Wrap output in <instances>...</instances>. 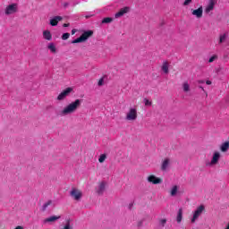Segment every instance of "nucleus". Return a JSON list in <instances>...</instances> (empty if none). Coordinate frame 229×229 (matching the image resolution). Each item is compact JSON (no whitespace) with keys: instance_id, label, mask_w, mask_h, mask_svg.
I'll list each match as a JSON object with an SVG mask.
<instances>
[{"instance_id":"f257e3e1","label":"nucleus","mask_w":229,"mask_h":229,"mask_svg":"<svg viewBox=\"0 0 229 229\" xmlns=\"http://www.w3.org/2000/svg\"><path fill=\"white\" fill-rule=\"evenodd\" d=\"M81 99H76L66 106L62 111L61 115H69L71 114H74V112L78 110L79 106H81Z\"/></svg>"},{"instance_id":"f03ea898","label":"nucleus","mask_w":229,"mask_h":229,"mask_svg":"<svg viewBox=\"0 0 229 229\" xmlns=\"http://www.w3.org/2000/svg\"><path fill=\"white\" fill-rule=\"evenodd\" d=\"M92 35H94L93 30H86L79 38L73 39L72 44H81V42H86V40H89Z\"/></svg>"},{"instance_id":"7ed1b4c3","label":"nucleus","mask_w":229,"mask_h":229,"mask_svg":"<svg viewBox=\"0 0 229 229\" xmlns=\"http://www.w3.org/2000/svg\"><path fill=\"white\" fill-rule=\"evenodd\" d=\"M204 210H205L204 205H200L199 208H197V209L193 213V217L191 218V223H196V219H198L199 217V216H201V214H203Z\"/></svg>"},{"instance_id":"20e7f679","label":"nucleus","mask_w":229,"mask_h":229,"mask_svg":"<svg viewBox=\"0 0 229 229\" xmlns=\"http://www.w3.org/2000/svg\"><path fill=\"white\" fill-rule=\"evenodd\" d=\"M72 90V88H66L58 95L57 101H64V99H65V98L69 96Z\"/></svg>"},{"instance_id":"39448f33","label":"nucleus","mask_w":229,"mask_h":229,"mask_svg":"<svg viewBox=\"0 0 229 229\" xmlns=\"http://www.w3.org/2000/svg\"><path fill=\"white\" fill-rule=\"evenodd\" d=\"M70 196L75 199V201H80L81 199V197L83 196V193L80 191L79 190L72 189L70 192Z\"/></svg>"},{"instance_id":"423d86ee","label":"nucleus","mask_w":229,"mask_h":229,"mask_svg":"<svg viewBox=\"0 0 229 229\" xmlns=\"http://www.w3.org/2000/svg\"><path fill=\"white\" fill-rule=\"evenodd\" d=\"M126 119L127 121H135L137 119V109L131 108L126 115Z\"/></svg>"},{"instance_id":"0eeeda50","label":"nucleus","mask_w":229,"mask_h":229,"mask_svg":"<svg viewBox=\"0 0 229 229\" xmlns=\"http://www.w3.org/2000/svg\"><path fill=\"white\" fill-rule=\"evenodd\" d=\"M130 10H131L130 6H125L120 9L119 12L114 14L115 19H119L123 17V15H124L125 13H129Z\"/></svg>"},{"instance_id":"6e6552de","label":"nucleus","mask_w":229,"mask_h":229,"mask_svg":"<svg viewBox=\"0 0 229 229\" xmlns=\"http://www.w3.org/2000/svg\"><path fill=\"white\" fill-rule=\"evenodd\" d=\"M15 12H17V4H12L6 7L5 15H12V13H15Z\"/></svg>"},{"instance_id":"1a4fd4ad","label":"nucleus","mask_w":229,"mask_h":229,"mask_svg":"<svg viewBox=\"0 0 229 229\" xmlns=\"http://www.w3.org/2000/svg\"><path fill=\"white\" fill-rule=\"evenodd\" d=\"M147 180L149 183H153V185H158V183H162V179L155 175H149Z\"/></svg>"},{"instance_id":"9d476101","label":"nucleus","mask_w":229,"mask_h":229,"mask_svg":"<svg viewBox=\"0 0 229 229\" xmlns=\"http://www.w3.org/2000/svg\"><path fill=\"white\" fill-rule=\"evenodd\" d=\"M221 158V154L219 152H215L213 154L210 165H216L219 163V159Z\"/></svg>"},{"instance_id":"9b49d317","label":"nucleus","mask_w":229,"mask_h":229,"mask_svg":"<svg viewBox=\"0 0 229 229\" xmlns=\"http://www.w3.org/2000/svg\"><path fill=\"white\" fill-rule=\"evenodd\" d=\"M192 15L197 17V19H201L203 17V7L200 6L196 10L192 11Z\"/></svg>"},{"instance_id":"f8f14e48","label":"nucleus","mask_w":229,"mask_h":229,"mask_svg":"<svg viewBox=\"0 0 229 229\" xmlns=\"http://www.w3.org/2000/svg\"><path fill=\"white\" fill-rule=\"evenodd\" d=\"M106 187V182H102L98 190H97V194H98V196H103L104 192H105V189Z\"/></svg>"},{"instance_id":"ddd939ff","label":"nucleus","mask_w":229,"mask_h":229,"mask_svg":"<svg viewBox=\"0 0 229 229\" xmlns=\"http://www.w3.org/2000/svg\"><path fill=\"white\" fill-rule=\"evenodd\" d=\"M63 20L64 18L62 16H55L50 20V26H58V22Z\"/></svg>"},{"instance_id":"4468645a","label":"nucleus","mask_w":229,"mask_h":229,"mask_svg":"<svg viewBox=\"0 0 229 229\" xmlns=\"http://www.w3.org/2000/svg\"><path fill=\"white\" fill-rule=\"evenodd\" d=\"M170 162L171 160L169 158H165L161 165V171H167Z\"/></svg>"},{"instance_id":"2eb2a0df","label":"nucleus","mask_w":229,"mask_h":229,"mask_svg":"<svg viewBox=\"0 0 229 229\" xmlns=\"http://www.w3.org/2000/svg\"><path fill=\"white\" fill-rule=\"evenodd\" d=\"M60 217H62V216H49V217L46 218V219L44 220V223H45V224H46V223H55V221H58V219H60Z\"/></svg>"},{"instance_id":"dca6fc26","label":"nucleus","mask_w":229,"mask_h":229,"mask_svg":"<svg viewBox=\"0 0 229 229\" xmlns=\"http://www.w3.org/2000/svg\"><path fill=\"white\" fill-rule=\"evenodd\" d=\"M182 219H183V209L179 208L177 216H176L177 223H182Z\"/></svg>"},{"instance_id":"f3484780","label":"nucleus","mask_w":229,"mask_h":229,"mask_svg":"<svg viewBox=\"0 0 229 229\" xmlns=\"http://www.w3.org/2000/svg\"><path fill=\"white\" fill-rule=\"evenodd\" d=\"M220 149L223 153H226V151H228L229 149V141H225L224 142L221 147Z\"/></svg>"},{"instance_id":"a211bd4d","label":"nucleus","mask_w":229,"mask_h":229,"mask_svg":"<svg viewBox=\"0 0 229 229\" xmlns=\"http://www.w3.org/2000/svg\"><path fill=\"white\" fill-rule=\"evenodd\" d=\"M161 69L165 74H169V63L164 62Z\"/></svg>"},{"instance_id":"6ab92c4d","label":"nucleus","mask_w":229,"mask_h":229,"mask_svg":"<svg viewBox=\"0 0 229 229\" xmlns=\"http://www.w3.org/2000/svg\"><path fill=\"white\" fill-rule=\"evenodd\" d=\"M43 37L44 38H46V40H52L53 38V36L51 35V31L49 30H45L43 32Z\"/></svg>"},{"instance_id":"aec40b11","label":"nucleus","mask_w":229,"mask_h":229,"mask_svg":"<svg viewBox=\"0 0 229 229\" xmlns=\"http://www.w3.org/2000/svg\"><path fill=\"white\" fill-rule=\"evenodd\" d=\"M53 204V200H48L47 202H46L42 208H41V212H46V210H47V207H49V205Z\"/></svg>"},{"instance_id":"412c9836","label":"nucleus","mask_w":229,"mask_h":229,"mask_svg":"<svg viewBox=\"0 0 229 229\" xmlns=\"http://www.w3.org/2000/svg\"><path fill=\"white\" fill-rule=\"evenodd\" d=\"M114 21V18L106 17L102 20V24H110V22Z\"/></svg>"},{"instance_id":"4be33fe9","label":"nucleus","mask_w":229,"mask_h":229,"mask_svg":"<svg viewBox=\"0 0 229 229\" xmlns=\"http://www.w3.org/2000/svg\"><path fill=\"white\" fill-rule=\"evenodd\" d=\"M47 48L51 51V53H56V46H55V43H50Z\"/></svg>"},{"instance_id":"5701e85b","label":"nucleus","mask_w":229,"mask_h":229,"mask_svg":"<svg viewBox=\"0 0 229 229\" xmlns=\"http://www.w3.org/2000/svg\"><path fill=\"white\" fill-rule=\"evenodd\" d=\"M178 194V186L174 185L171 190V196L174 197Z\"/></svg>"},{"instance_id":"b1692460","label":"nucleus","mask_w":229,"mask_h":229,"mask_svg":"<svg viewBox=\"0 0 229 229\" xmlns=\"http://www.w3.org/2000/svg\"><path fill=\"white\" fill-rule=\"evenodd\" d=\"M212 10H214V5L211 4H208V6L206 7V13H210V12H212Z\"/></svg>"},{"instance_id":"393cba45","label":"nucleus","mask_w":229,"mask_h":229,"mask_svg":"<svg viewBox=\"0 0 229 229\" xmlns=\"http://www.w3.org/2000/svg\"><path fill=\"white\" fill-rule=\"evenodd\" d=\"M105 160H106V154H102L99 156V158H98V162L100 164H103V162H105Z\"/></svg>"},{"instance_id":"a878e982","label":"nucleus","mask_w":229,"mask_h":229,"mask_svg":"<svg viewBox=\"0 0 229 229\" xmlns=\"http://www.w3.org/2000/svg\"><path fill=\"white\" fill-rule=\"evenodd\" d=\"M167 224V219L163 218L159 220V225L161 226V228H164V226H165V225Z\"/></svg>"},{"instance_id":"bb28decb","label":"nucleus","mask_w":229,"mask_h":229,"mask_svg":"<svg viewBox=\"0 0 229 229\" xmlns=\"http://www.w3.org/2000/svg\"><path fill=\"white\" fill-rule=\"evenodd\" d=\"M71 37L69 32H65L62 35V40H67Z\"/></svg>"},{"instance_id":"cd10ccee","label":"nucleus","mask_w":229,"mask_h":229,"mask_svg":"<svg viewBox=\"0 0 229 229\" xmlns=\"http://www.w3.org/2000/svg\"><path fill=\"white\" fill-rule=\"evenodd\" d=\"M144 221H146V219H141V220H140L139 222H138V224H137V227L138 228H142V226H144Z\"/></svg>"},{"instance_id":"c85d7f7f","label":"nucleus","mask_w":229,"mask_h":229,"mask_svg":"<svg viewBox=\"0 0 229 229\" xmlns=\"http://www.w3.org/2000/svg\"><path fill=\"white\" fill-rule=\"evenodd\" d=\"M98 87H103L105 85V78L102 77L98 83Z\"/></svg>"},{"instance_id":"c756f323","label":"nucleus","mask_w":229,"mask_h":229,"mask_svg":"<svg viewBox=\"0 0 229 229\" xmlns=\"http://www.w3.org/2000/svg\"><path fill=\"white\" fill-rule=\"evenodd\" d=\"M226 40V34L220 36L219 44H223Z\"/></svg>"},{"instance_id":"7c9ffc66","label":"nucleus","mask_w":229,"mask_h":229,"mask_svg":"<svg viewBox=\"0 0 229 229\" xmlns=\"http://www.w3.org/2000/svg\"><path fill=\"white\" fill-rule=\"evenodd\" d=\"M191 89V87L189 86L188 83H184L183 84V90L184 92H189V90Z\"/></svg>"},{"instance_id":"2f4dec72","label":"nucleus","mask_w":229,"mask_h":229,"mask_svg":"<svg viewBox=\"0 0 229 229\" xmlns=\"http://www.w3.org/2000/svg\"><path fill=\"white\" fill-rule=\"evenodd\" d=\"M144 103L146 106H151V101H149L148 98H144Z\"/></svg>"},{"instance_id":"473e14b6","label":"nucleus","mask_w":229,"mask_h":229,"mask_svg":"<svg viewBox=\"0 0 229 229\" xmlns=\"http://www.w3.org/2000/svg\"><path fill=\"white\" fill-rule=\"evenodd\" d=\"M215 60H217V55H213L209 58L208 62L209 64H212Z\"/></svg>"},{"instance_id":"72a5a7b5","label":"nucleus","mask_w":229,"mask_h":229,"mask_svg":"<svg viewBox=\"0 0 229 229\" xmlns=\"http://www.w3.org/2000/svg\"><path fill=\"white\" fill-rule=\"evenodd\" d=\"M191 3H192V0H185L183 3V6H189V4Z\"/></svg>"},{"instance_id":"f704fd0d","label":"nucleus","mask_w":229,"mask_h":229,"mask_svg":"<svg viewBox=\"0 0 229 229\" xmlns=\"http://www.w3.org/2000/svg\"><path fill=\"white\" fill-rule=\"evenodd\" d=\"M217 3V0H209V4H212L213 6H216Z\"/></svg>"},{"instance_id":"c9c22d12","label":"nucleus","mask_w":229,"mask_h":229,"mask_svg":"<svg viewBox=\"0 0 229 229\" xmlns=\"http://www.w3.org/2000/svg\"><path fill=\"white\" fill-rule=\"evenodd\" d=\"M70 24L69 23H64L63 28H69Z\"/></svg>"},{"instance_id":"e433bc0d","label":"nucleus","mask_w":229,"mask_h":229,"mask_svg":"<svg viewBox=\"0 0 229 229\" xmlns=\"http://www.w3.org/2000/svg\"><path fill=\"white\" fill-rule=\"evenodd\" d=\"M131 208H133V203L129 204V210H131Z\"/></svg>"},{"instance_id":"4c0bfd02","label":"nucleus","mask_w":229,"mask_h":229,"mask_svg":"<svg viewBox=\"0 0 229 229\" xmlns=\"http://www.w3.org/2000/svg\"><path fill=\"white\" fill-rule=\"evenodd\" d=\"M78 30L76 29L72 30V35H74Z\"/></svg>"},{"instance_id":"58836bf2","label":"nucleus","mask_w":229,"mask_h":229,"mask_svg":"<svg viewBox=\"0 0 229 229\" xmlns=\"http://www.w3.org/2000/svg\"><path fill=\"white\" fill-rule=\"evenodd\" d=\"M68 6H69V3H64V8H67Z\"/></svg>"},{"instance_id":"ea45409f","label":"nucleus","mask_w":229,"mask_h":229,"mask_svg":"<svg viewBox=\"0 0 229 229\" xmlns=\"http://www.w3.org/2000/svg\"><path fill=\"white\" fill-rule=\"evenodd\" d=\"M206 83H207L208 85H212V81H207Z\"/></svg>"},{"instance_id":"a19ab883","label":"nucleus","mask_w":229,"mask_h":229,"mask_svg":"<svg viewBox=\"0 0 229 229\" xmlns=\"http://www.w3.org/2000/svg\"><path fill=\"white\" fill-rule=\"evenodd\" d=\"M24 227L18 225L15 229H23Z\"/></svg>"},{"instance_id":"79ce46f5","label":"nucleus","mask_w":229,"mask_h":229,"mask_svg":"<svg viewBox=\"0 0 229 229\" xmlns=\"http://www.w3.org/2000/svg\"><path fill=\"white\" fill-rule=\"evenodd\" d=\"M90 17H92V15H86V19H90Z\"/></svg>"},{"instance_id":"37998d69","label":"nucleus","mask_w":229,"mask_h":229,"mask_svg":"<svg viewBox=\"0 0 229 229\" xmlns=\"http://www.w3.org/2000/svg\"><path fill=\"white\" fill-rule=\"evenodd\" d=\"M199 83H205V81H199Z\"/></svg>"},{"instance_id":"c03bdc74","label":"nucleus","mask_w":229,"mask_h":229,"mask_svg":"<svg viewBox=\"0 0 229 229\" xmlns=\"http://www.w3.org/2000/svg\"><path fill=\"white\" fill-rule=\"evenodd\" d=\"M165 24V22H162V23H161V26H164Z\"/></svg>"},{"instance_id":"a18cd8bd","label":"nucleus","mask_w":229,"mask_h":229,"mask_svg":"<svg viewBox=\"0 0 229 229\" xmlns=\"http://www.w3.org/2000/svg\"><path fill=\"white\" fill-rule=\"evenodd\" d=\"M199 89H202V90H203V87L200 86Z\"/></svg>"}]
</instances>
